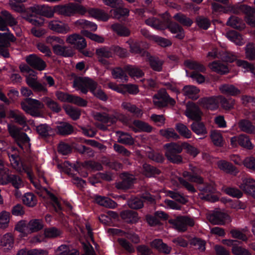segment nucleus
<instances>
[{
    "mask_svg": "<svg viewBox=\"0 0 255 255\" xmlns=\"http://www.w3.org/2000/svg\"><path fill=\"white\" fill-rule=\"evenodd\" d=\"M227 214L221 211H215L207 216L209 221L213 225H224L225 221L229 218Z\"/></svg>",
    "mask_w": 255,
    "mask_h": 255,
    "instance_id": "f3484780",
    "label": "nucleus"
},
{
    "mask_svg": "<svg viewBox=\"0 0 255 255\" xmlns=\"http://www.w3.org/2000/svg\"><path fill=\"white\" fill-rule=\"evenodd\" d=\"M196 22L197 25L201 28L204 30L207 29L210 26V20L203 16H199L196 17Z\"/></svg>",
    "mask_w": 255,
    "mask_h": 255,
    "instance_id": "774afa93",
    "label": "nucleus"
},
{
    "mask_svg": "<svg viewBox=\"0 0 255 255\" xmlns=\"http://www.w3.org/2000/svg\"><path fill=\"white\" fill-rule=\"evenodd\" d=\"M169 224L172 225L179 232H184L187 229V226L192 227L194 225V220L188 216H179L175 219H170Z\"/></svg>",
    "mask_w": 255,
    "mask_h": 255,
    "instance_id": "0eeeda50",
    "label": "nucleus"
},
{
    "mask_svg": "<svg viewBox=\"0 0 255 255\" xmlns=\"http://www.w3.org/2000/svg\"><path fill=\"white\" fill-rule=\"evenodd\" d=\"M57 133L62 135H68L73 131V127L67 123H61L57 126Z\"/></svg>",
    "mask_w": 255,
    "mask_h": 255,
    "instance_id": "79ce46f5",
    "label": "nucleus"
},
{
    "mask_svg": "<svg viewBox=\"0 0 255 255\" xmlns=\"http://www.w3.org/2000/svg\"><path fill=\"white\" fill-rule=\"evenodd\" d=\"M210 137L213 144L219 147L223 146V139L221 134L217 131H212Z\"/></svg>",
    "mask_w": 255,
    "mask_h": 255,
    "instance_id": "052dcab7",
    "label": "nucleus"
},
{
    "mask_svg": "<svg viewBox=\"0 0 255 255\" xmlns=\"http://www.w3.org/2000/svg\"><path fill=\"white\" fill-rule=\"evenodd\" d=\"M173 18L184 26L189 27L193 22L190 18L180 12L175 14Z\"/></svg>",
    "mask_w": 255,
    "mask_h": 255,
    "instance_id": "37998d69",
    "label": "nucleus"
},
{
    "mask_svg": "<svg viewBox=\"0 0 255 255\" xmlns=\"http://www.w3.org/2000/svg\"><path fill=\"white\" fill-rule=\"evenodd\" d=\"M95 200L97 203L106 208H114L117 206L115 202L108 197L99 196Z\"/></svg>",
    "mask_w": 255,
    "mask_h": 255,
    "instance_id": "a19ab883",
    "label": "nucleus"
},
{
    "mask_svg": "<svg viewBox=\"0 0 255 255\" xmlns=\"http://www.w3.org/2000/svg\"><path fill=\"white\" fill-rule=\"evenodd\" d=\"M73 87L85 94L88 93L89 89L97 98L103 101L108 100L106 93L101 89L98 88L97 82L89 78L79 77L75 78L73 81Z\"/></svg>",
    "mask_w": 255,
    "mask_h": 255,
    "instance_id": "f257e3e1",
    "label": "nucleus"
},
{
    "mask_svg": "<svg viewBox=\"0 0 255 255\" xmlns=\"http://www.w3.org/2000/svg\"><path fill=\"white\" fill-rule=\"evenodd\" d=\"M10 118L13 119L15 123L24 126L26 125V118L24 115L18 111H11L9 113Z\"/></svg>",
    "mask_w": 255,
    "mask_h": 255,
    "instance_id": "ea45409f",
    "label": "nucleus"
},
{
    "mask_svg": "<svg viewBox=\"0 0 255 255\" xmlns=\"http://www.w3.org/2000/svg\"><path fill=\"white\" fill-rule=\"evenodd\" d=\"M14 237L11 233H6L0 239V246L4 248V250H10L14 245Z\"/></svg>",
    "mask_w": 255,
    "mask_h": 255,
    "instance_id": "c756f323",
    "label": "nucleus"
},
{
    "mask_svg": "<svg viewBox=\"0 0 255 255\" xmlns=\"http://www.w3.org/2000/svg\"><path fill=\"white\" fill-rule=\"evenodd\" d=\"M56 13L64 16H71L76 13L84 15L87 9L83 5L71 2L64 5H56Z\"/></svg>",
    "mask_w": 255,
    "mask_h": 255,
    "instance_id": "20e7f679",
    "label": "nucleus"
},
{
    "mask_svg": "<svg viewBox=\"0 0 255 255\" xmlns=\"http://www.w3.org/2000/svg\"><path fill=\"white\" fill-rule=\"evenodd\" d=\"M128 205L130 209L138 210L143 207V202L138 197H131L128 201Z\"/></svg>",
    "mask_w": 255,
    "mask_h": 255,
    "instance_id": "864d4df0",
    "label": "nucleus"
},
{
    "mask_svg": "<svg viewBox=\"0 0 255 255\" xmlns=\"http://www.w3.org/2000/svg\"><path fill=\"white\" fill-rule=\"evenodd\" d=\"M145 23L147 25L158 30H163L166 27L164 22L154 17H151L146 19Z\"/></svg>",
    "mask_w": 255,
    "mask_h": 255,
    "instance_id": "c9c22d12",
    "label": "nucleus"
},
{
    "mask_svg": "<svg viewBox=\"0 0 255 255\" xmlns=\"http://www.w3.org/2000/svg\"><path fill=\"white\" fill-rule=\"evenodd\" d=\"M7 130L10 136L21 149H23L24 144L29 143L30 138L25 132L22 131V128L14 125L8 124Z\"/></svg>",
    "mask_w": 255,
    "mask_h": 255,
    "instance_id": "423d86ee",
    "label": "nucleus"
},
{
    "mask_svg": "<svg viewBox=\"0 0 255 255\" xmlns=\"http://www.w3.org/2000/svg\"><path fill=\"white\" fill-rule=\"evenodd\" d=\"M121 217L126 222L128 223H135L138 220V214L132 210H125L120 214Z\"/></svg>",
    "mask_w": 255,
    "mask_h": 255,
    "instance_id": "bb28decb",
    "label": "nucleus"
},
{
    "mask_svg": "<svg viewBox=\"0 0 255 255\" xmlns=\"http://www.w3.org/2000/svg\"><path fill=\"white\" fill-rule=\"evenodd\" d=\"M8 157L12 167L19 173L25 172L31 178V172L27 170V167L23 165L20 157L17 154H9Z\"/></svg>",
    "mask_w": 255,
    "mask_h": 255,
    "instance_id": "f8f14e48",
    "label": "nucleus"
},
{
    "mask_svg": "<svg viewBox=\"0 0 255 255\" xmlns=\"http://www.w3.org/2000/svg\"><path fill=\"white\" fill-rule=\"evenodd\" d=\"M142 56L146 57V60L149 62L151 68L155 71H161L162 69L163 61L158 57L151 56L147 51H143Z\"/></svg>",
    "mask_w": 255,
    "mask_h": 255,
    "instance_id": "a211bd4d",
    "label": "nucleus"
},
{
    "mask_svg": "<svg viewBox=\"0 0 255 255\" xmlns=\"http://www.w3.org/2000/svg\"><path fill=\"white\" fill-rule=\"evenodd\" d=\"M182 176L190 182H194L198 184H203L204 182V179L201 176L193 175L191 171H184L182 173Z\"/></svg>",
    "mask_w": 255,
    "mask_h": 255,
    "instance_id": "bf43d9fd",
    "label": "nucleus"
},
{
    "mask_svg": "<svg viewBox=\"0 0 255 255\" xmlns=\"http://www.w3.org/2000/svg\"><path fill=\"white\" fill-rule=\"evenodd\" d=\"M175 129L182 136L186 138H190L192 136L191 131L185 125L182 123L176 124Z\"/></svg>",
    "mask_w": 255,
    "mask_h": 255,
    "instance_id": "6e6d98bb",
    "label": "nucleus"
},
{
    "mask_svg": "<svg viewBox=\"0 0 255 255\" xmlns=\"http://www.w3.org/2000/svg\"><path fill=\"white\" fill-rule=\"evenodd\" d=\"M191 128L192 131L198 135L203 136L200 138H203L206 137L207 133V129L203 123L196 121L191 125Z\"/></svg>",
    "mask_w": 255,
    "mask_h": 255,
    "instance_id": "7c9ffc66",
    "label": "nucleus"
},
{
    "mask_svg": "<svg viewBox=\"0 0 255 255\" xmlns=\"http://www.w3.org/2000/svg\"><path fill=\"white\" fill-rule=\"evenodd\" d=\"M23 203L28 207H33L37 204L36 197L31 192L25 193L22 197Z\"/></svg>",
    "mask_w": 255,
    "mask_h": 255,
    "instance_id": "de8ad7c7",
    "label": "nucleus"
},
{
    "mask_svg": "<svg viewBox=\"0 0 255 255\" xmlns=\"http://www.w3.org/2000/svg\"><path fill=\"white\" fill-rule=\"evenodd\" d=\"M219 89L223 94L236 96L241 94V91L234 85L231 84H223L221 85Z\"/></svg>",
    "mask_w": 255,
    "mask_h": 255,
    "instance_id": "a878e982",
    "label": "nucleus"
},
{
    "mask_svg": "<svg viewBox=\"0 0 255 255\" xmlns=\"http://www.w3.org/2000/svg\"><path fill=\"white\" fill-rule=\"evenodd\" d=\"M37 133L41 137L45 138L54 134L53 129L49 125L43 124L36 127Z\"/></svg>",
    "mask_w": 255,
    "mask_h": 255,
    "instance_id": "5701e85b",
    "label": "nucleus"
},
{
    "mask_svg": "<svg viewBox=\"0 0 255 255\" xmlns=\"http://www.w3.org/2000/svg\"><path fill=\"white\" fill-rule=\"evenodd\" d=\"M30 66L25 64H20L19 66L21 72L23 73H29V75L26 76V82L29 87H30L34 92L42 93L43 94H46L48 90L46 88L45 83H41L38 81L37 78H34L31 76V73H33L34 71Z\"/></svg>",
    "mask_w": 255,
    "mask_h": 255,
    "instance_id": "f03ea898",
    "label": "nucleus"
},
{
    "mask_svg": "<svg viewBox=\"0 0 255 255\" xmlns=\"http://www.w3.org/2000/svg\"><path fill=\"white\" fill-rule=\"evenodd\" d=\"M43 222L40 219H32L29 222L30 234L38 232L43 228Z\"/></svg>",
    "mask_w": 255,
    "mask_h": 255,
    "instance_id": "3c124183",
    "label": "nucleus"
},
{
    "mask_svg": "<svg viewBox=\"0 0 255 255\" xmlns=\"http://www.w3.org/2000/svg\"><path fill=\"white\" fill-rule=\"evenodd\" d=\"M25 60L31 68L40 71L44 70L47 66L45 62L35 54L26 56Z\"/></svg>",
    "mask_w": 255,
    "mask_h": 255,
    "instance_id": "9d476101",
    "label": "nucleus"
},
{
    "mask_svg": "<svg viewBox=\"0 0 255 255\" xmlns=\"http://www.w3.org/2000/svg\"><path fill=\"white\" fill-rule=\"evenodd\" d=\"M95 120L106 124L108 126H110L117 122V119L113 116H109L105 113H96L94 115Z\"/></svg>",
    "mask_w": 255,
    "mask_h": 255,
    "instance_id": "412c9836",
    "label": "nucleus"
},
{
    "mask_svg": "<svg viewBox=\"0 0 255 255\" xmlns=\"http://www.w3.org/2000/svg\"><path fill=\"white\" fill-rule=\"evenodd\" d=\"M21 109L27 114L33 117H41L42 113L41 110L44 108V105L38 100L30 98H26L21 102Z\"/></svg>",
    "mask_w": 255,
    "mask_h": 255,
    "instance_id": "7ed1b4c3",
    "label": "nucleus"
},
{
    "mask_svg": "<svg viewBox=\"0 0 255 255\" xmlns=\"http://www.w3.org/2000/svg\"><path fill=\"white\" fill-rule=\"evenodd\" d=\"M124 70L127 71L131 77H141L144 75L143 71L135 66L127 65L125 66Z\"/></svg>",
    "mask_w": 255,
    "mask_h": 255,
    "instance_id": "603ef678",
    "label": "nucleus"
},
{
    "mask_svg": "<svg viewBox=\"0 0 255 255\" xmlns=\"http://www.w3.org/2000/svg\"><path fill=\"white\" fill-rule=\"evenodd\" d=\"M29 223L24 220L19 221L15 225L14 229L21 233L27 235L30 234Z\"/></svg>",
    "mask_w": 255,
    "mask_h": 255,
    "instance_id": "0e129e2a",
    "label": "nucleus"
},
{
    "mask_svg": "<svg viewBox=\"0 0 255 255\" xmlns=\"http://www.w3.org/2000/svg\"><path fill=\"white\" fill-rule=\"evenodd\" d=\"M66 42L73 45L76 49L81 50L87 46L85 39L81 35L78 34H72L68 36L66 38Z\"/></svg>",
    "mask_w": 255,
    "mask_h": 255,
    "instance_id": "ddd939ff",
    "label": "nucleus"
},
{
    "mask_svg": "<svg viewBox=\"0 0 255 255\" xmlns=\"http://www.w3.org/2000/svg\"><path fill=\"white\" fill-rule=\"evenodd\" d=\"M184 65L191 70H195L198 72H204L206 70L205 66L195 61L190 60H187L184 61Z\"/></svg>",
    "mask_w": 255,
    "mask_h": 255,
    "instance_id": "09e8293b",
    "label": "nucleus"
},
{
    "mask_svg": "<svg viewBox=\"0 0 255 255\" xmlns=\"http://www.w3.org/2000/svg\"><path fill=\"white\" fill-rule=\"evenodd\" d=\"M239 187L245 194L255 199V180L251 178L243 179Z\"/></svg>",
    "mask_w": 255,
    "mask_h": 255,
    "instance_id": "4468645a",
    "label": "nucleus"
},
{
    "mask_svg": "<svg viewBox=\"0 0 255 255\" xmlns=\"http://www.w3.org/2000/svg\"><path fill=\"white\" fill-rule=\"evenodd\" d=\"M227 25L240 30L245 27V24L242 19L236 16H231L227 22Z\"/></svg>",
    "mask_w": 255,
    "mask_h": 255,
    "instance_id": "2f4dec72",
    "label": "nucleus"
},
{
    "mask_svg": "<svg viewBox=\"0 0 255 255\" xmlns=\"http://www.w3.org/2000/svg\"><path fill=\"white\" fill-rule=\"evenodd\" d=\"M217 165L219 169L227 173L236 175L239 171L231 163L226 160H221L217 162Z\"/></svg>",
    "mask_w": 255,
    "mask_h": 255,
    "instance_id": "b1692460",
    "label": "nucleus"
},
{
    "mask_svg": "<svg viewBox=\"0 0 255 255\" xmlns=\"http://www.w3.org/2000/svg\"><path fill=\"white\" fill-rule=\"evenodd\" d=\"M154 104L159 107H164L168 104L174 106L175 100L169 96L165 89H161L153 96Z\"/></svg>",
    "mask_w": 255,
    "mask_h": 255,
    "instance_id": "6e6552de",
    "label": "nucleus"
},
{
    "mask_svg": "<svg viewBox=\"0 0 255 255\" xmlns=\"http://www.w3.org/2000/svg\"><path fill=\"white\" fill-rule=\"evenodd\" d=\"M170 31L172 33H177L176 38L182 39L185 36L184 30L182 27L174 22H170L167 26Z\"/></svg>",
    "mask_w": 255,
    "mask_h": 255,
    "instance_id": "cd10ccee",
    "label": "nucleus"
},
{
    "mask_svg": "<svg viewBox=\"0 0 255 255\" xmlns=\"http://www.w3.org/2000/svg\"><path fill=\"white\" fill-rule=\"evenodd\" d=\"M42 102L45 103L47 107L53 112L59 113L61 111V107L58 103L48 97H43Z\"/></svg>",
    "mask_w": 255,
    "mask_h": 255,
    "instance_id": "49530a36",
    "label": "nucleus"
},
{
    "mask_svg": "<svg viewBox=\"0 0 255 255\" xmlns=\"http://www.w3.org/2000/svg\"><path fill=\"white\" fill-rule=\"evenodd\" d=\"M128 9L125 7H119L111 10L113 17L120 19L123 17L128 16L129 15Z\"/></svg>",
    "mask_w": 255,
    "mask_h": 255,
    "instance_id": "5fc2aeb1",
    "label": "nucleus"
},
{
    "mask_svg": "<svg viewBox=\"0 0 255 255\" xmlns=\"http://www.w3.org/2000/svg\"><path fill=\"white\" fill-rule=\"evenodd\" d=\"M117 133L119 134L118 138L119 143L129 145L134 144L133 138L128 133L120 131H117Z\"/></svg>",
    "mask_w": 255,
    "mask_h": 255,
    "instance_id": "4c0bfd02",
    "label": "nucleus"
},
{
    "mask_svg": "<svg viewBox=\"0 0 255 255\" xmlns=\"http://www.w3.org/2000/svg\"><path fill=\"white\" fill-rule=\"evenodd\" d=\"M200 90L196 87L192 85H187L183 87L182 93L188 98L196 100L199 98Z\"/></svg>",
    "mask_w": 255,
    "mask_h": 255,
    "instance_id": "393cba45",
    "label": "nucleus"
},
{
    "mask_svg": "<svg viewBox=\"0 0 255 255\" xmlns=\"http://www.w3.org/2000/svg\"><path fill=\"white\" fill-rule=\"evenodd\" d=\"M168 215L163 211H157L154 215H147L145 217L146 220L150 226H154L160 224L159 219L166 220Z\"/></svg>",
    "mask_w": 255,
    "mask_h": 255,
    "instance_id": "6ab92c4d",
    "label": "nucleus"
},
{
    "mask_svg": "<svg viewBox=\"0 0 255 255\" xmlns=\"http://www.w3.org/2000/svg\"><path fill=\"white\" fill-rule=\"evenodd\" d=\"M142 173L147 177H151L160 174L161 171L155 167L144 163L142 165Z\"/></svg>",
    "mask_w": 255,
    "mask_h": 255,
    "instance_id": "f704fd0d",
    "label": "nucleus"
},
{
    "mask_svg": "<svg viewBox=\"0 0 255 255\" xmlns=\"http://www.w3.org/2000/svg\"><path fill=\"white\" fill-rule=\"evenodd\" d=\"M150 246L161 253L168 255L170 253L171 248L164 243L161 239H155L150 243Z\"/></svg>",
    "mask_w": 255,
    "mask_h": 255,
    "instance_id": "aec40b11",
    "label": "nucleus"
},
{
    "mask_svg": "<svg viewBox=\"0 0 255 255\" xmlns=\"http://www.w3.org/2000/svg\"><path fill=\"white\" fill-rule=\"evenodd\" d=\"M16 38L10 33H0V47L10 46L9 41L14 42Z\"/></svg>",
    "mask_w": 255,
    "mask_h": 255,
    "instance_id": "a18cd8bd",
    "label": "nucleus"
},
{
    "mask_svg": "<svg viewBox=\"0 0 255 255\" xmlns=\"http://www.w3.org/2000/svg\"><path fill=\"white\" fill-rule=\"evenodd\" d=\"M64 110L66 114L73 120L78 119L81 115L80 111L78 109L73 108L70 106L65 107Z\"/></svg>",
    "mask_w": 255,
    "mask_h": 255,
    "instance_id": "338daca9",
    "label": "nucleus"
},
{
    "mask_svg": "<svg viewBox=\"0 0 255 255\" xmlns=\"http://www.w3.org/2000/svg\"><path fill=\"white\" fill-rule=\"evenodd\" d=\"M122 107L125 110L133 114L137 118L140 117L142 115V110L137 108L135 105L129 102H124Z\"/></svg>",
    "mask_w": 255,
    "mask_h": 255,
    "instance_id": "58836bf2",
    "label": "nucleus"
},
{
    "mask_svg": "<svg viewBox=\"0 0 255 255\" xmlns=\"http://www.w3.org/2000/svg\"><path fill=\"white\" fill-rule=\"evenodd\" d=\"M111 28L120 36L127 37L130 34V31L128 28L118 23L112 24L111 26Z\"/></svg>",
    "mask_w": 255,
    "mask_h": 255,
    "instance_id": "72a5a7b5",
    "label": "nucleus"
},
{
    "mask_svg": "<svg viewBox=\"0 0 255 255\" xmlns=\"http://www.w3.org/2000/svg\"><path fill=\"white\" fill-rule=\"evenodd\" d=\"M122 180L115 183V187L120 190H127L132 188L133 181L135 180L134 176L128 173L125 172L121 175Z\"/></svg>",
    "mask_w": 255,
    "mask_h": 255,
    "instance_id": "9b49d317",
    "label": "nucleus"
},
{
    "mask_svg": "<svg viewBox=\"0 0 255 255\" xmlns=\"http://www.w3.org/2000/svg\"><path fill=\"white\" fill-rule=\"evenodd\" d=\"M9 174H10L9 170L4 166L3 161L0 160V184L7 183Z\"/></svg>",
    "mask_w": 255,
    "mask_h": 255,
    "instance_id": "4d7b16f0",
    "label": "nucleus"
},
{
    "mask_svg": "<svg viewBox=\"0 0 255 255\" xmlns=\"http://www.w3.org/2000/svg\"><path fill=\"white\" fill-rule=\"evenodd\" d=\"M62 231L55 228L51 227L45 229L44 235L47 238H55L61 236Z\"/></svg>",
    "mask_w": 255,
    "mask_h": 255,
    "instance_id": "13d9d810",
    "label": "nucleus"
},
{
    "mask_svg": "<svg viewBox=\"0 0 255 255\" xmlns=\"http://www.w3.org/2000/svg\"><path fill=\"white\" fill-rule=\"evenodd\" d=\"M197 104L204 108L215 110L218 107V96H212L200 98Z\"/></svg>",
    "mask_w": 255,
    "mask_h": 255,
    "instance_id": "dca6fc26",
    "label": "nucleus"
},
{
    "mask_svg": "<svg viewBox=\"0 0 255 255\" xmlns=\"http://www.w3.org/2000/svg\"><path fill=\"white\" fill-rule=\"evenodd\" d=\"M185 114L192 120L199 121L201 120L202 113L197 105L193 102H189L186 104Z\"/></svg>",
    "mask_w": 255,
    "mask_h": 255,
    "instance_id": "1a4fd4ad",
    "label": "nucleus"
},
{
    "mask_svg": "<svg viewBox=\"0 0 255 255\" xmlns=\"http://www.w3.org/2000/svg\"><path fill=\"white\" fill-rule=\"evenodd\" d=\"M210 68L213 71L221 74L228 73L229 69L226 65L220 62L214 61L210 64Z\"/></svg>",
    "mask_w": 255,
    "mask_h": 255,
    "instance_id": "c03bdc74",
    "label": "nucleus"
},
{
    "mask_svg": "<svg viewBox=\"0 0 255 255\" xmlns=\"http://www.w3.org/2000/svg\"><path fill=\"white\" fill-rule=\"evenodd\" d=\"M238 144L241 146L248 149L253 148V145L249 137L245 134H241L238 136Z\"/></svg>",
    "mask_w": 255,
    "mask_h": 255,
    "instance_id": "e2e57ef3",
    "label": "nucleus"
},
{
    "mask_svg": "<svg viewBox=\"0 0 255 255\" xmlns=\"http://www.w3.org/2000/svg\"><path fill=\"white\" fill-rule=\"evenodd\" d=\"M243 13L246 14L245 20L250 25H255V8L246 4H244Z\"/></svg>",
    "mask_w": 255,
    "mask_h": 255,
    "instance_id": "4be33fe9",
    "label": "nucleus"
},
{
    "mask_svg": "<svg viewBox=\"0 0 255 255\" xmlns=\"http://www.w3.org/2000/svg\"><path fill=\"white\" fill-rule=\"evenodd\" d=\"M218 103L220 102L222 108L226 111H230L234 108L235 100L232 98L227 99L223 96H218Z\"/></svg>",
    "mask_w": 255,
    "mask_h": 255,
    "instance_id": "e433bc0d",
    "label": "nucleus"
},
{
    "mask_svg": "<svg viewBox=\"0 0 255 255\" xmlns=\"http://www.w3.org/2000/svg\"><path fill=\"white\" fill-rule=\"evenodd\" d=\"M96 54L98 55V58L104 57L106 58L112 57L113 54L111 49L106 47L97 49Z\"/></svg>",
    "mask_w": 255,
    "mask_h": 255,
    "instance_id": "69168bd1",
    "label": "nucleus"
},
{
    "mask_svg": "<svg viewBox=\"0 0 255 255\" xmlns=\"http://www.w3.org/2000/svg\"><path fill=\"white\" fill-rule=\"evenodd\" d=\"M52 48L54 53L57 55L64 57H71L73 55V50L71 48L63 46L62 44L54 45Z\"/></svg>",
    "mask_w": 255,
    "mask_h": 255,
    "instance_id": "c85d7f7f",
    "label": "nucleus"
},
{
    "mask_svg": "<svg viewBox=\"0 0 255 255\" xmlns=\"http://www.w3.org/2000/svg\"><path fill=\"white\" fill-rule=\"evenodd\" d=\"M48 28L57 33L65 34L71 31V28L67 23L60 21L52 20L49 22Z\"/></svg>",
    "mask_w": 255,
    "mask_h": 255,
    "instance_id": "2eb2a0df",
    "label": "nucleus"
},
{
    "mask_svg": "<svg viewBox=\"0 0 255 255\" xmlns=\"http://www.w3.org/2000/svg\"><path fill=\"white\" fill-rule=\"evenodd\" d=\"M159 133L161 136L167 139L177 140L180 138L179 135L173 128H167L160 129Z\"/></svg>",
    "mask_w": 255,
    "mask_h": 255,
    "instance_id": "8fccbe9b",
    "label": "nucleus"
},
{
    "mask_svg": "<svg viewBox=\"0 0 255 255\" xmlns=\"http://www.w3.org/2000/svg\"><path fill=\"white\" fill-rule=\"evenodd\" d=\"M238 127L240 129L248 133H253L255 132V127L250 121L243 119L238 123Z\"/></svg>",
    "mask_w": 255,
    "mask_h": 255,
    "instance_id": "473e14b6",
    "label": "nucleus"
},
{
    "mask_svg": "<svg viewBox=\"0 0 255 255\" xmlns=\"http://www.w3.org/2000/svg\"><path fill=\"white\" fill-rule=\"evenodd\" d=\"M125 70H124L121 67H116L112 70V75L114 78L121 80H127L128 76Z\"/></svg>",
    "mask_w": 255,
    "mask_h": 255,
    "instance_id": "680f3d73",
    "label": "nucleus"
},
{
    "mask_svg": "<svg viewBox=\"0 0 255 255\" xmlns=\"http://www.w3.org/2000/svg\"><path fill=\"white\" fill-rule=\"evenodd\" d=\"M165 149V156L170 162L180 164L182 162L183 158L179 154L182 151V147L177 143L171 142L164 145Z\"/></svg>",
    "mask_w": 255,
    "mask_h": 255,
    "instance_id": "39448f33",
    "label": "nucleus"
}]
</instances>
